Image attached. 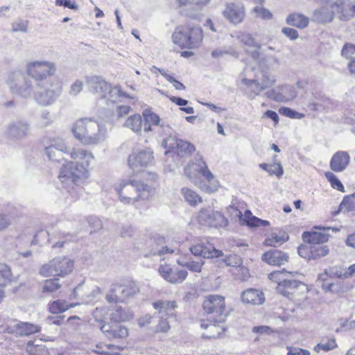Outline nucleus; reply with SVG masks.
Listing matches in <instances>:
<instances>
[{
  "label": "nucleus",
  "mask_w": 355,
  "mask_h": 355,
  "mask_svg": "<svg viewBox=\"0 0 355 355\" xmlns=\"http://www.w3.org/2000/svg\"><path fill=\"white\" fill-rule=\"evenodd\" d=\"M178 263L184 267L187 268L189 270L192 272H200L201 271L202 266L205 263V261L202 260H200L199 261H188L184 263H180V261H178Z\"/></svg>",
  "instance_id": "nucleus-55"
},
{
  "label": "nucleus",
  "mask_w": 355,
  "mask_h": 355,
  "mask_svg": "<svg viewBox=\"0 0 355 355\" xmlns=\"http://www.w3.org/2000/svg\"><path fill=\"white\" fill-rule=\"evenodd\" d=\"M139 292V288L137 284L132 281H129L126 284H122V290L121 292V297L123 300L133 297Z\"/></svg>",
  "instance_id": "nucleus-37"
},
{
  "label": "nucleus",
  "mask_w": 355,
  "mask_h": 355,
  "mask_svg": "<svg viewBox=\"0 0 355 355\" xmlns=\"http://www.w3.org/2000/svg\"><path fill=\"white\" fill-rule=\"evenodd\" d=\"M258 80L261 85V87H259V90H263L271 87L276 81L275 77L270 74L268 70L263 69L261 71V78Z\"/></svg>",
  "instance_id": "nucleus-46"
},
{
  "label": "nucleus",
  "mask_w": 355,
  "mask_h": 355,
  "mask_svg": "<svg viewBox=\"0 0 355 355\" xmlns=\"http://www.w3.org/2000/svg\"><path fill=\"white\" fill-rule=\"evenodd\" d=\"M85 80L89 90L97 98L103 99L107 97L110 85L101 76H86Z\"/></svg>",
  "instance_id": "nucleus-17"
},
{
  "label": "nucleus",
  "mask_w": 355,
  "mask_h": 355,
  "mask_svg": "<svg viewBox=\"0 0 355 355\" xmlns=\"http://www.w3.org/2000/svg\"><path fill=\"white\" fill-rule=\"evenodd\" d=\"M131 112L132 108L129 105H119L116 107L114 116L117 121H120Z\"/></svg>",
  "instance_id": "nucleus-56"
},
{
  "label": "nucleus",
  "mask_w": 355,
  "mask_h": 355,
  "mask_svg": "<svg viewBox=\"0 0 355 355\" xmlns=\"http://www.w3.org/2000/svg\"><path fill=\"white\" fill-rule=\"evenodd\" d=\"M132 318V312L129 309H123L122 306H117L110 315L111 321L116 323L128 321Z\"/></svg>",
  "instance_id": "nucleus-33"
},
{
  "label": "nucleus",
  "mask_w": 355,
  "mask_h": 355,
  "mask_svg": "<svg viewBox=\"0 0 355 355\" xmlns=\"http://www.w3.org/2000/svg\"><path fill=\"white\" fill-rule=\"evenodd\" d=\"M101 331L109 340L122 339L128 337V329L123 325L119 324H104L101 327Z\"/></svg>",
  "instance_id": "nucleus-23"
},
{
  "label": "nucleus",
  "mask_w": 355,
  "mask_h": 355,
  "mask_svg": "<svg viewBox=\"0 0 355 355\" xmlns=\"http://www.w3.org/2000/svg\"><path fill=\"white\" fill-rule=\"evenodd\" d=\"M17 334L21 336H28L41 331V327L37 324L18 322L14 326Z\"/></svg>",
  "instance_id": "nucleus-28"
},
{
  "label": "nucleus",
  "mask_w": 355,
  "mask_h": 355,
  "mask_svg": "<svg viewBox=\"0 0 355 355\" xmlns=\"http://www.w3.org/2000/svg\"><path fill=\"white\" fill-rule=\"evenodd\" d=\"M159 272L165 280L171 284H178L183 282L188 275L186 270H173L167 264H161L159 268Z\"/></svg>",
  "instance_id": "nucleus-22"
},
{
  "label": "nucleus",
  "mask_w": 355,
  "mask_h": 355,
  "mask_svg": "<svg viewBox=\"0 0 355 355\" xmlns=\"http://www.w3.org/2000/svg\"><path fill=\"white\" fill-rule=\"evenodd\" d=\"M29 355H49L48 349L44 345H35L33 341H28L26 347Z\"/></svg>",
  "instance_id": "nucleus-43"
},
{
  "label": "nucleus",
  "mask_w": 355,
  "mask_h": 355,
  "mask_svg": "<svg viewBox=\"0 0 355 355\" xmlns=\"http://www.w3.org/2000/svg\"><path fill=\"white\" fill-rule=\"evenodd\" d=\"M286 23L298 28H304L309 26V18L301 13L294 12L287 17Z\"/></svg>",
  "instance_id": "nucleus-31"
},
{
  "label": "nucleus",
  "mask_w": 355,
  "mask_h": 355,
  "mask_svg": "<svg viewBox=\"0 0 355 355\" xmlns=\"http://www.w3.org/2000/svg\"><path fill=\"white\" fill-rule=\"evenodd\" d=\"M321 5L322 7L314 10L311 20L321 24L331 22L334 19L332 9L330 8L329 6Z\"/></svg>",
  "instance_id": "nucleus-26"
},
{
  "label": "nucleus",
  "mask_w": 355,
  "mask_h": 355,
  "mask_svg": "<svg viewBox=\"0 0 355 355\" xmlns=\"http://www.w3.org/2000/svg\"><path fill=\"white\" fill-rule=\"evenodd\" d=\"M262 260L269 265L279 266L288 262V256L280 250H270L262 255Z\"/></svg>",
  "instance_id": "nucleus-24"
},
{
  "label": "nucleus",
  "mask_w": 355,
  "mask_h": 355,
  "mask_svg": "<svg viewBox=\"0 0 355 355\" xmlns=\"http://www.w3.org/2000/svg\"><path fill=\"white\" fill-rule=\"evenodd\" d=\"M237 40L243 45L248 47L261 48V45L257 44L251 34L247 32H240L236 35Z\"/></svg>",
  "instance_id": "nucleus-42"
},
{
  "label": "nucleus",
  "mask_w": 355,
  "mask_h": 355,
  "mask_svg": "<svg viewBox=\"0 0 355 355\" xmlns=\"http://www.w3.org/2000/svg\"><path fill=\"white\" fill-rule=\"evenodd\" d=\"M341 54L343 57L351 60L355 59V45L351 43L345 44L342 49Z\"/></svg>",
  "instance_id": "nucleus-58"
},
{
  "label": "nucleus",
  "mask_w": 355,
  "mask_h": 355,
  "mask_svg": "<svg viewBox=\"0 0 355 355\" xmlns=\"http://www.w3.org/2000/svg\"><path fill=\"white\" fill-rule=\"evenodd\" d=\"M203 309L207 314H214L215 322H223L227 316L225 297L212 295L207 297L203 302Z\"/></svg>",
  "instance_id": "nucleus-12"
},
{
  "label": "nucleus",
  "mask_w": 355,
  "mask_h": 355,
  "mask_svg": "<svg viewBox=\"0 0 355 355\" xmlns=\"http://www.w3.org/2000/svg\"><path fill=\"white\" fill-rule=\"evenodd\" d=\"M330 103V100L326 96H321L320 98H316L312 103H310L309 107L310 110L315 111L321 109L327 108Z\"/></svg>",
  "instance_id": "nucleus-49"
},
{
  "label": "nucleus",
  "mask_w": 355,
  "mask_h": 355,
  "mask_svg": "<svg viewBox=\"0 0 355 355\" xmlns=\"http://www.w3.org/2000/svg\"><path fill=\"white\" fill-rule=\"evenodd\" d=\"M242 83L250 87L252 92L255 94L258 95L262 90H259V87H261V83L259 80H250L247 78H243Z\"/></svg>",
  "instance_id": "nucleus-59"
},
{
  "label": "nucleus",
  "mask_w": 355,
  "mask_h": 355,
  "mask_svg": "<svg viewBox=\"0 0 355 355\" xmlns=\"http://www.w3.org/2000/svg\"><path fill=\"white\" fill-rule=\"evenodd\" d=\"M83 88V83L80 80H76L70 87L69 94L71 96L78 95Z\"/></svg>",
  "instance_id": "nucleus-62"
},
{
  "label": "nucleus",
  "mask_w": 355,
  "mask_h": 355,
  "mask_svg": "<svg viewBox=\"0 0 355 355\" xmlns=\"http://www.w3.org/2000/svg\"><path fill=\"white\" fill-rule=\"evenodd\" d=\"M317 3L329 6L334 18L348 21L355 15V1L352 0H313Z\"/></svg>",
  "instance_id": "nucleus-10"
},
{
  "label": "nucleus",
  "mask_w": 355,
  "mask_h": 355,
  "mask_svg": "<svg viewBox=\"0 0 355 355\" xmlns=\"http://www.w3.org/2000/svg\"><path fill=\"white\" fill-rule=\"evenodd\" d=\"M107 314V309L104 307L96 308L93 311L92 315L94 319V322H96L94 325L98 327L100 329L101 326L104 325V324H106L105 321Z\"/></svg>",
  "instance_id": "nucleus-45"
},
{
  "label": "nucleus",
  "mask_w": 355,
  "mask_h": 355,
  "mask_svg": "<svg viewBox=\"0 0 355 355\" xmlns=\"http://www.w3.org/2000/svg\"><path fill=\"white\" fill-rule=\"evenodd\" d=\"M189 249L194 256H199L203 258L220 257L223 255L221 250L216 249L206 239H196Z\"/></svg>",
  "instance_id": "nucleus-14"
},
{
  "label": "nucleus",
  "mask_w": 355,
  "mask_h": 355,
  "mask_svg": "<svg viewBox=\"0 0 355 355\" xmlns=\"http://www.w3.org/2000/svg\"><path fill=\"white\" fill-rule=\"evenodd\" d=\"M325 177L330 182L331 186L340 191L345 192L344 186L342 182L336 178V176L330 171L325 173Z\"/></svg>",
  "instance_id": "nucleus-52"
},
{
  "label": "nucleus",
  "mask_w": 355,
  "mask_h": 355,
  "mask_svg": "<svg viewBox=\"0 0 355 355\" xmlns=\"http://www.w3.org/2000/svg\"><path fill=\"white\" fill-rule=\"evenodd\" d=\"M355 209V194L345 196L340 204L339 208L334 215H338L340 211L349 212Z\"/></svg>",
  "instance_id": "nucleus-38"
},
{
  "label": "nucleus",
  "mask_w": 355,
  "mask_h": 355,
  "mask_svg": "<svg viewBox=\"0 0 355 355\" xmlns=\"http://www.w3.org/2000/svg\"><path fill=\"white\" fill-rule=\"evenodd\" d=\"M293 275L287 272L285 269L275 270L268 275V278L277 284L276 287L278 293L290 297L295 289L300 286H304L300 281L293 279Z\"/></svg>",
  "instance_id": "nucleus-8"
},
{
  "label": "nucleus",
  "mask_w": 355,
  "mask_h": 355,
  "mask_svg": "<svg viewBox=\"0 0 355 355\" xmlns=\"http://www.w3.org/2000/svg\"><path fill=\"white\" fill-rule=\"evenodd\" d=\"M153 152L150 148L134 149L128 157L129 167L135 173L143 171L146 167L153 164Z\"/></svg>",
  "instance_id": "nucleus-11"
},
{
  "label": "nucleus",
  "mask_w": 355,
  "mask_h": 355,
  "mask_svg": "<svg viewBox=\"0 0 355 355\" xmlns=\"http://www.w3.org/2000/svg\"><path fill=\"white\" fill-rule=\"evenodd\" d=\"M144 130L145 132L153 131L159 135L164 136L170 134L171 128L168 125H159V117L154 113L144 114Z\"/></svg>",
  "instance_id": "nucleus-20"
},
{
  "label": "nucleus",
  "mask_w": 355,
  "mask_h": 355,
  "mask_svg": "<svg viewBox=\"0 0 355 355\" xmlns=\"http://www.w3.org/2000/svg\"><path fill=\"white\" fill-rule=\"evenodd\" d=\"M261 67L266 70H269L274 67H278L280 64L279 60L273 55H266V58H263L261 63Z\"/></svg>",
  "instance_id": "nucleus-50"
},
{
  "label": "nucleus",
  "mask_w": 355,
  "mask_h": 355,
  "mask_svg": "<svg viewBox=\"0 0 355 355\" xmlns=\"http://www.w3.org/2000/svg\"><path fill=\"white\" fill-rule=\"evenodd\" d=\"M122 96L128 97L125 92H123L121 88L118 86L111 87L110 85L109 90L107 92V97L105 98L107 101L116 102L119 100Z\"/></svg>",
  "instance_id": "nucleus-48"
},
{
  "label": "nucleus",
  "mask_w": 355,
  "mask_h": 355,
  "mask_svg": "<svg viewBox=\"0 0 355 355\" xmlns=\"http://www.w3.org/2000/svg\"><path fill=\"white\" fill-rule=\"evenodd\" d=\"M71 150L67 146L65 143L60 139H53L49 141L45 146V152L48 158L53 162H59L64 159V154H69Z\"/></svg>",
  "instance_id": "nucleus-15"
},
{
  "label": "nucleus",
  "mask_w": 355,
  "mask_h": 355,
  "mask_svg": "<svg viewBox=\"0 0 355 355\" xmlns=\"http://www.w3.org/2000/svg\"><path fill=\"white\" fill-rule=\"evenodd\" d=\"M73 269V261L66 257H58L44 264L40 268V274L44 277L59 276L64 277Z\"/></svg>",
  "instance_id": "nucleus-9"
},
{
  "label": "nucleus",
  "mask_w": 355,
  "mask_h": 355,
  "mask_svg": "<svg viewBox=\"0 0 355 355\" xmlns=\"http://www.w3.org/2000/svg\"><path fill=\"white\" fill-rule=\"evenodd\" d=\"M71 238H72V236L69 234H67V233H64V232L60 233L58 241H53V244L52 245V248H55L57 247L63 248L64 245L67 242L70 241L71 240Z\"/></svg>",
  "instance_id": "nucleus-60"
},
{
  "label": "nucleus",
  "mask_w": 355,
  "mask_h": 355,
  "mask_svg": "<svg viewBox=\"0 0 355 355\" xmlns=\"http://www.w3.org/2000/svg\"><path fill=\"white\" fill-rule=\"evenodd\" d=\"M123 126L130 129L135 133L141 132L143 126L141 116L139 114L130 115L123 123Z\"/></svg>",
  "instance_id": "nucleus-32"
},
{
  "label": "nucleus",
  "mask_w": 355,
  "mask_h": 355,
  "mask_svg": "<svg viewBox=\"0 0 355 355\" xmlns=\"http://www.w3.org/2000/svg\"><path fill=\"white\" fill-rule=\"evenodd\" d=\"M12 29L13 32L26 33L28 31L27 21H17L12 23Z\"/></svg>",
  "instance_id": "nucleus-63"
},
{
  "label": "nucleus",
  "mask_w": 355,
  "mask_h": 355,
  "mask_svg": "<svg viewBox=\"0 0 355 355\" xmlns=\"http://www.w3.org/2000/svg\"><path fill=\"white\" fill-rule=\"evenodd\" d=\"M155 310L161 315H173L175 309L177 307L175 301H158L153 304Z\"/></svg>",
  "instance_id": "nucleus-30"
},
{
  "label": "nucleus",
  "mask_w": 355,
  "mask_h": 355,
  "mask_svg": "<svg viewBox=\"0 0 355 355\" xmlns=\"http://www.w3.org/2000/svg\"><path fill=\"white\" fill-rule=\"evenodd\" d=\"M6 81L12 94L24 98L33 97L42 105H51L62 91L59 82L50 80L38 86L25 78L19 71L10 72Z\"/></svg>",
  "instance_id": "nucleus-1"
},
{
  "label": "nucleus",
  "mask_w": 355,
  "mask_h": 355,
  "mask_svg": "<svg viewBox=\"0 0 355 355\" xmlns=\"http://www.w3.org/2000/svg\"><path fill=\"white\" fill-rule=\"evenodd\" d=\"M297 96V92L293 86L286 85L282 87L281 92L277 94L275 99L277 101H287Z\"/></svg>",
  "instance_id": "nucleus-39"
},
{
  "label": "nucleus",
  "mask_w": 355,
  "mask_h": 355,
  "mask_svg": "<svg viewBox=\"0 0 355 355\" xmlns=\"http://www.w3.org/2000/svg\"><path fill=\"white\" fill-rule=\"evenodd\" d=\"M69 155L72 161H69L62 166L59 178L62 182L71 180L75 184H80L89 176L88 167L94 160V155L83 148H72Z\"/></svg>",
  "instance_id": "nucleus-2"
},
{
  "label": "nucleus",
  "mask_w": 355,
  "mask_h": 355,
  "mask_svg": "<svg viewBox=\"0 0 355 355\" xmlns=\"http://www.w3.org/2000/svg\"><path fill=\"white\" fill-rule=\"evenodd\" d=\"M122 290L121 283L112 284L110 288L109 291L106 295V300L110 303H117L123 302V298H119L121 297Z\"/></svg>",
  "instance_id": "nucleus-34"
},
{
  "label": "nucleus",
  "mask_w": 355,
  "mask_h": 355,
  "mask_svg": "<svg viewBox=\"0 0 355 355\" xmlns=\"http://www.w3.org/2000/svg\"><path fill=\"white\" fill-rule=\"evenodd\" d=\"M200 327L202 329H211V330H217V334H207V335L202 334V337L203 338H216L223 331V329L220 327H219L218 325H216L215 324H211V323H207V322H202V323L200 324Z\"/></svg>",
  "instance_id": "nucleus-54"
},
{
  "label": "nucleus",
  "mask_w": 355,
  "mask_h": 355,
  "mask_svg": "<svg viewBox=\"0 0 355 355\" xmlns=\"http://www.w3.org/2000/svg\"><path fill=\"white\" fill-rule=\"evenodd\" d=\"M264 300L263 293L257 289L249 288L241 293V300L243 303L254 305L261 304Z\"/></svg>",
  "instance_id": "nucleus-27"
},
{
  "label": "nucleus",
  "mask_w": 355,
  "mask_h": 355,
  "mask_svg": "<svg viewBox=\"0 0 355 355\" xmlns=\"http://www.w3.org/2000/svg\"><path fill=\"white\" fill-rule=\"evenodd\" d=\"M223 16L234 24L241 23L245 16V8L243 4L228 3L223 11Z\"/></svg>",
  "instance_id": "nucleus-21"
},
{
  "label": "nucleus",
  "mask_w": 355,
  "mask_h": 355,
  "mask_svg": "<svg viewBox=\"0 0 355 355\" xmlns=\"http://www.w3.org/2000/svg\"><path fill=\"white\" fill-rule=\"evenodd\" d=\"M75 139L83 145H96L106 138L107 128L104 125L90 118L76 121L71 127Z\"/></svg>",
  "instance_id": "nucleus-3"
},
{
  "label": "nucleus",
  "mask_w": 355,
  "mask_h": 355,
  "mask_svg": "<svg viewBox=\"0 0 355 355\" xmlns=\"http://www.w3.org/2000/svg\"><path fill=\"white\" fill-rule=\"evenodd\" d=\"M150 190V186L147 183L136 180L123 182L116 188L120 200L125 204H134L139 200L147 199Z\"/></svg>",
  "instance_id": "nucleus-6"
},
{
  "label": "nucleus",
  "mask_w": 355,
  "mask_h": 355,
  "mask_svg": "<svg viewBox=\"0 0 355 355\" xmlns=\"http://www.w3.org/2000/svg\"><path fill=\"white\" fill-rule=\"evenodd\" d=\"M185 175L198 188L207 193L217 191L219 183L214 180V175L209 170L201 155H197L195 162L184 168Z\"/></svg>",
  "instance_id": "nucleus-4"
},
{
  "label": "nucleus",
  "mask_w": 355,
  "mask_h": 355,
  "mask_svg": "<svg viewBox=\"0 0 355 355\" xmlns=\"http://www.w3.org/2000/svg\"><path fill=\"white\" fill-rule=\"evenodd\" d=\"M51 123L52 119L49 112L43 111L37 119V126L43 128L49 126Z\"/></svg>",
  "instance_id": "nucleus-57"
},
{
  "label": "nucleus",
  "mask_w": 355,
  "mask_h": 355,
  "mask_svg": "<svg viewBox=\"0 0 355 355\" xmlns=\"http://www.w3.org/2000/svg\"><path fill=\"white\" fill-rule=\"evenodd\" d=\"M162 146L169 149L177 148L178 154L180 157L190 156L196 149L191 143L171 135L164 139Z\"/></svg>",
  "instance_id": "nucleus-16"
},
{
  "label": "nucleus",
  "mask_w": 355,
  "mask_h": 355,
  "mask_svg": "<svg viewBox=\"0 0 355 355\" xmlns=\"http://www.w3.org/2000/svg\"><path fill=\"white\" fill-rule=\"evenodd\" d=\"M29 131V124L26 121L17 119L8 124L6 133L11 139L21 140L28 137Z\"/></svg>",
  "instance_id": "nucleus-19"
},
{
  "label": "nucleus",
  "mask_w": 355,
  "mask_h": 355,
  "mask_svg": "<svg viewBox=\"0 0 355 355\" xmlns=\"http://www.w3.org/2000/svg\"><path fill=\"white\" fill-rule=\"evenodd\" d=\"M197 220L200 225L209 227H222L228 224L227 219L220 212L211 209H202Z\"/></svg>",
  "instance_id": "nucleus-13"
},
{
  "label": "nucleus",
  "mask_w": 355,
  "mask_h": 355,
  "mask_svg": "<svg viewBox=\"0 0 355 355\" xmlns=\"http://www.w3.org/2000/svg\"><path fill=\"white\" fill-rule=\"evenodd\" d=\"M288 239V236L285 232L279 231L278 233L273 232L270 236L266 239L264 244L268 246L280 245Z\"/></svg>",
  "instance_id": "nucleus-35"
},
{
  "label": "nucleus",
  "mask_w": 355,
  "mask_h": 355,
  "mask_svg": "<svg viewBox=\"0 0 355 355\" xmlns=\"http://www.w3.org/2000/svg\"><path fill=\"white\" fill-rule=\"evenodd\" d=\"M252 11L256 14V16L263 19H270L272 17L271 12L263 7L256 6L253 8Z\"/></svg>",
  "instance_id": "nucleus-61"
},
{
  "label": "nucleus",
  "mask_w": 355,
  "mask_h": 355,
  "mask_svg": "<svg viewBox=\"0 0 355 355\" xmlns=\"http://www.w3.org/2000/svg\"><path fill=\"white\" fill-rule=\"evenodd\" d=\"M181 193L184 200L191 206H196L202 202L201 197L196 191L187 187H183Z\"/></svg>",
  "instance_id": "nucleus-40"
},
{
  "label": "nucleus",
  "mask_w": 355,
  "mask_h": 355,
  "mask_svg": "<svg viewBox=\"0 0 355 355\" xmlns=\"http://www.w3.org/2000/svg\"><path fill=\"white\" fill-rule=\"evenodd\" d=\"M26 74L35 80L34 85L49 82L48 77L53 76L57 71V65L49 60H35L28 62L25 67Z\"/></svg>",
  "instance_id": "nucleus-7"
},
{
  "label": "nucleus",
  "mask_w": 355,
  "mask_h": 355,
  "mask_svg": "<svg viewBox=\"0 0 355 355\" xmlns=\"http://www.w3.org/2000/svg\"><path fill=\"white\" fill-rule=\"evenodd\" d=\"M178 8L191 18L196 17L198 12L202 10L210 0H175Z\"/></svg>",
  "instance_id": "nucleus-18"
},
{
  "label": "nucleus",
  "mask_w": 355,
  "mask_h": 355,
  "mask_svg": "<svg viewBox=\"0 0 355 355\" xmlns=\"http://www.w3.org/2000/svg\"><path fill=\"white\" fill-rule=\"evenodd\" d=\"M76 304H68L65 300H58L49 304V311L53 314L63 313L71 307H74Z\"/></svg>",
  "instance_id": "nucleus-36"
},
{
  "label": "nucleus",
  "mask_w": 355,
  "mask_h": 355,
  "mask_svg": "<svg viewBox=\"0 0 355 355\" xmlns=\"http://www.w3.org/2000/svg\"><path fill=\"white\" fill-rule=\"evenodd\" d=\"M337 347L336 339L334 337L327 338L322 340V341L314 347V352L319 353L321 350L324 352H329Z\"/></svg>",
  "instance_id": "nucleus-41"
},
{
  "label": "nucleus",
  "mask_w": 355,
  "mask_h": 355,
  "mask_svg": "<svg viewBox=\"0 0 355 355\" xmlns=\"http://www.w3.org/2000/svg\"><path fill=\"white\" fill-rule=\"evenodd\" d=\"M302 239L310 245H322L328 241L329 235L318 232H305L302 234Z\"/></svg>",
  "instance_id": "nucleus-29"
},
{
  "label": "nucleus",
  "mask_w": 355,
  "mask_h": 355,
  "mask_svg": "<svg viewBox=\"0 0 355 355\" xmlns=\"http://www.w3.org/2000/svg\"><path fill=\"white\" fill-rule=\"evenodd\" d=\"M297 252L300 257L308 260L311 259V245L309 244L300 246L297 249Z\"/></svg>",
  "instance_id": "nucleus-64"
},
{
  "label": "nucleus",
  "mask_w": 355,
  "mask_h": 355,
  "mask_svg": "<svg viewBox=\"0 0 355 355\" xmlns=\"http://www.w3.org/2000/svg\"><path fill=\"white\" fill-rule=\"evenodd\" d=\"M329 252V250L327 245H312L311 258L313 260L320 259L328 254Z\"/></svg>",
  "instance_id": "nucleus-47"
},
{
  "label": "nucleus",
  "mask_w": 355,
  "mask_h": 355,
  "mask_svg": "<svg viewBox=\"0 0 355 355\" xmlns=\"http://www.w3.org/2000/svg\"><path fill=\"white\" fill-rule=\"evenodd\" d=\"M202 40V29L198 25L179 26L172 35L173 43L182 49H197L200 46Z\"/></svg>",
  "instance_id": "nucleus-5"
},
{
  "label": "nucleus",
  "mask_w": 355,
  "mask_h": 355,
  "mask_svg": "<svg viewBox=\"0 0 355 355\" xmlns=\"http://www.w3.org/2000/svg\"><path fill=\"white\" fill-rule=\"evenodd\" d=\"M61 287V285L58 283L57 279H50L44 282L42 286L43 293H53L58 290Z\"/></svg>",
  "instance_id": "nucleus-51"
},
{
  "label": "nucleus",
  "mask_w": 355,
  "mask_h": 355,
  "mask_svg": "<svg viewBox=\"0 0 355 355\" xmlns=\"http://www.w3.org/2000/svg\"><path fill=\"white\" fill-rule=\"evenodd\" d=\"M117 233L123 239H130L137 235V230L132 225L123 224L118 227Z\"/></svg>",
  "instance_id": "nucleus-44"
},
{
  "label": "nucleus",
  "mask_w": 355,
  "mask_h": 355,
  "mask_svg": "<svg viewBox=\"0 0 355 355\" xmlns=\"http://www.w3.org/2000/svg\"><path fill=\"white\" fill-rule=\"evenodd\" d=\"M350 157L346 151H338L330 161V168L335 172H342L347 167Z\"/></svg>",
  "instance_id": "nucleus-25"
},
{
  "label": "nucleus",
  "mask_w": 355,
  "mask_h": 355,
  "mask_svg": "<svg viewBox=\"0 0 355 355\" xmlns=\"http://www.w3.org/2000/svg\"><path fill=\"white\" fill-rule=\"evenodd\" d=\"M10 269L7 266H0V288L5 286L11 278Z\"/></svg>",
  "instance_id": "nucleus-53"
}]
</instances>
